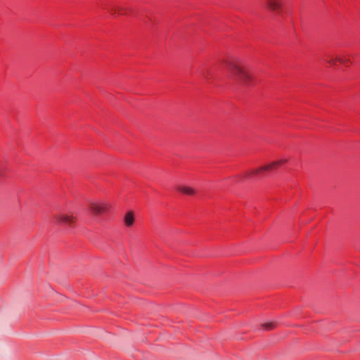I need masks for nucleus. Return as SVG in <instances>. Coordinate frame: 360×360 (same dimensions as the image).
<instances>
[{
    "instance_id": "1",
    "label": "nucleus",
    "mask_w": 360,
    "mask_h": 360,
    "mask_svg": "<svg viewBox=\"0 0 360 360\" xmlns=\"http://www.w3.org/2000/svg\"><path fill=\"white\" fill-rule=\"evenodd\" d=\"M225 64L230 78L244 85H248L252 81V76L248 69L242 63L226 61Z\"/></svg>"
},
{
    "instance_id": "2",
    "label": "nucleus",
    "mask_w": 360,
    "mask_h": 360,
    "mask_svg": "<svg viewBox=\"0 0 360 360\" xmlns=\"http://www.w3.org/2000/svg\"><path fill=\"white\" fill-rule=\"evenodd\" d=\"M53 223L58 226H68L70 228L73 227L75 218L72 216L64 214H57L53 216Z\"/></svg>"
},
{
    "instance_id": "3",
    "label": "nucleus",
    "mask_w": 360,
    "mask_h": 360,
    "mask_svg": "<svg viewBox=\"0 0 360 360\" xmlns=\"http://www.w3.org/2000/svg\"><path fill=\"white\" fill-rule=\"evenodd\" d=\"M285 162H286L285 160H278L276 162H274L269 165L261 167L260 168H258L257 169H253L248 173V176L252 177V176L258 175L261 173H263L264 172L271 171V170L282 165Z\"/></svg>"
},
{
    "instance_id": "4",
    "label": "nucleus",
    "mask_w": 360,
    "mask_h": 360,
    "mask_svg": "<svg viewBox=\"0 0 360 360\" xmlns=\"http://www.w3.org/2000/svg\"><path fill=\"white\" fill-rule=\"evenodd\" d=\"M265 7L270 12L279 14L283 8V0H265Z\"/></svg>"
},
{
    "instance_id": "5",
    "label": "nucleus",
    "mask_w": 360,
    "mask_h": 360,
    "mask_svg": "<svg viewBox=\"0 0 360 360\" xmlns=\"http://www.w3.org/2000/svg\"><path fill=\"white\" fill-rule=\"evenodd\" d=\"M110 206L105 203H91L90 205V210L94 214H101L110 210Z\"/></svg>"
},
{
    "instance_id": "6",
    "label": "nucleus",
    "mask_w": 360,
    "mask_h": 360,
    "mask_svg": "<svg viewBox=\"0 0 360 360\" xmlns=\"http://www.w3.org/2000/svg\"><path fill=\"white\" fill-rule=\"evenodd\" d=\"M134 217L132 212H128L124 217V223L127 226H130L134 224Z\"/></svg>"
},
{
    "instance_id": "7",
    "label": "nucleus",
    "mask_w": 360,
    "mask_h": 360,
    "mask_svg": "<svg viewBox=\"0 0 360 360\" xmlns=\"http://www.w3.org/2000/svg\"><path fill=\"white\" fill-rule=\"evenodd\" d=\"M178 191L187 195H193L195 193L193 188L185 186H179Z\"/></svg>"
},
{
    "instance_id": "8",
    "label": "nucleus",
    "mask_w": 360,
    "mask_h": 360,
    "mask_svg": "<svg viewBox=\"0 0 360 360\" xmlns=\"http://www.w3.org/2000/svg\"><path fill=\"white\" fill-rule=\"evenodd\" d=\"M336 60L338 62L343 65H347V63H350V60L345 56H336Z\"/></svg>"
},
{
    "instance_id": "9",
    "label": "nucleus",
    "mask_w": 360,
    "mask_h": 360,
    "mask_svg": "<svg viewBox=\"0 0 360 360\" xmlns=\"http://www.w3.org/2000/svg\"><path fill=\"white\" fill-rule=\"evenodd\" d=\"M264 330H271L275 327V323L273 322L265 323L261 325Z\"/></svg>"
},
{
    "instance_id": "10",
    "label": "nucleus",
    "mask_w": 360,
    "mask_h": 360,
    "mask_svg": "<svg viewBox=\"0 0 360 360\" xmlns=\"http://www.w3.org/2000/svg\"><path fill=\"white\" fill-rule=\"evenodd\" d=\"M326 63H329L331 65H335L338 60H336V57L333 58V56L328 55L327 59L326 60Z\"/></svg>"
},
{
    "instance_id": "11",
    "label": "nucleus",
    "mask_w": 360,
    "mask_h": 360,
    "mask_svg": "<svg viewBox=\"0 0 360 360\" xmlns=\"http://www.w3.org/2000/svg\"><path fill=\"white\" fill-rule=\"evenodd\" d=\"M127 9L123 7H117L115 8V12H117L119 15L126 14Z\"/></svg>"
},
{
    "instance_id": "12",
    "label": "nucleus",
    "mask_w": 360,
    "mask_h": 360,
    "mask_svg": "<svg viewBox=\"0 0 360 360\" xmlns=\"http://www.w3.org/2000/svg\"><path fill=\"white\" fill-rule=\"evenodd\" d=\"M210 75V72L209 71L207 70L206 72H202V76L205 78V79H207L208 77V76Z\"/></svg>"
},
{
    "instance_id": "13",
    "label": "nucleus",
    "mask_w": 360,
    "mask_h": 360,
    "mask_svg": "<svg viewBox=\"0 0 360 360\" xmlns=\"http://www.w3.org/2000/svg\"><path fill=\"white\" fill-rule=\"evenodd\" d=\"M1 173H2V169H1V168L0 167V175H1Z\"/></svg>"
}]
</instances>
